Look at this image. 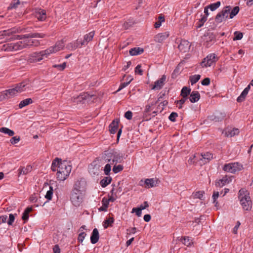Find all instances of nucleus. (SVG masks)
<instances>
[{
  "instance_id": "nucleus-44",
  "label": "nucleus",
  "mask_w": 253,
  "mask_h": 253,
  "mask_svg": "<svg viewBox=\"0 0 253 253\" xmlns=\"http://www.w3.org/2000/svg\"><path fill=\"white\" fill-rule=\"evenodd\" d=\"M219 196V193L217 191H214L213 193L212 199L213 200V203L214 204L215 207H217L218 202L216 200Z\"/></svg>"
},
{
  "instance_id": "nucleus-10",
  "label": "nucleus",
  "mask_w": 253,
  "mask_h": 253,
  "mask_svg": "<svg viewBox=\"0 0 253 253\" xmlns=\"http://www.w3.org/2000/svg\"><path fill=\"white\" fill-rule=\"evenodd\" d=\"M230 10V7L227 6L222 10L218 13L215 17V21L217 23H220L226 20L228 17V14Z\"/></svg>"
},
{
  "instance_id": "nucleus-25",
  "label": "nucleus",
  "mask_w": 253,
  "mask_h": 253,
  "mask_svg": "<svg viewBox=\"0 0 253 253\" xmlns=\"http://www.w3.org/2000/svg\"><path fill=\"white\" fill-rule=\"evenodd\" d=\"M32 169V167L30 165H28L26 167H20L18 169V175L27 174L29 172H31Z\"/></svg>"
},
{
  "instance_id": "nucleus-29",
  "label": "nucleus",
  "mask_w": 253,
  "mask_h": 253,
  "mask_svg": "<svg viewBox=\"0 0 253 253\" xmlns=\"http://www.w3.org/2000/svg\"><path fill=\"white\" fill-rule=\"evenodd\" d=\"M104 155V159L105 161L110 163V164H114V163H113V150L105 152Z\"/></svg>"
},
{
  "instance_id": "nucleus-8",
  "label": "nucleus",
  "mask_w": 253,
  "mask_h": 253,
  "mask_svg": "<svg viewBox=\"0 0 253 253\" xmlns=\"http://www.w3.org/2000/svg\"><path fill=\"white\" fill-rule=\"evenodd\" d=\"M243 169V166L239 163H231L225 164L223 167V170L227 172L235 173Z\"/></svg>"
},
{
  "instance_id": "nucleus-6",
  "label": "nucleus",
  "mask_w": 253,
  "mask_h": 253,
  "mask_svg": "<svg viewBox=\"0 0 253 253\" xmlns=\"http://www.w3.org/2000/svg\"><path fill=\"white\" fill-rule=\"evenodd\" d=\"M65 47V41L64 40H61L57 41L54 45L50 46L49 48L45 49L46 53L49 56L52 54L56 53V52L64 49Z\"/></svg>"
},
{
  "instance_id": "nucleus-22",
  "label": "nucleus",
  "mask_w": 253,
  "mask_h": 253,
  "mask_svg": "<svg viewBox=\"0 0 253 253\" xmlns=\"http://www.w3.org/2000/svg\"><path fill=\"white\" fill-rule=\"evenodd\" d=\"M16 32H18V31L15 29H11L8 30L0 31V39L2 38V37H9L10 36L12 35L13 34Z\"/></svg>"
},
{
  "instance_id": "nucleus-51",
  "label": "nucleus",
  "mask_w": 253,
  "mask_h": 253,
  "mask_svg": "<svg viewBox=\"0 0 253 253\" xmlns=\"http://www.w3.org/2000/svg\"><path fill=\"white\" fill-rule=\"evenodd\" d=\"M19 4V0H13V1L10 3V6L8 7V9L16 8L17 7Z\"/></svg>"
},
{
  "instance_id": "nucleus-11",
  "label": "nucleus",
  "mask_w": 253,
  "mask_h": 253,
  "mask_svg": "<svg viewBox=\"0 0 253 253\" xmlns=\"http://www.w3.org/2000/svg\"><path fill=\"white\" fill-rule=\"evenodd\" d=\"M17 94L14 87L9 88L0 92V101L10 98Z\"/></svg>"
},
{
  "instance_id": "nucleus-60",
  "label": "nucleus",
  "mask_w": 253,
  "mask_h": 253,
  "mask_svg": "<svg viewBox=\"0 0 253 253\" xmlns=\"http://www.w3.org/2000/svg\"><path fill=\"white\" fill-rule=\"evenodd\" d=\"M196 159V160L198 161V154L196 156L195 155L191 156L188 160V162L190 164H192L195 163V161L194 159Z\"/></svg>"
},
{
  "instance_id": "nucleus-1",
  "label": "nucleus",
  "mask_w": 253,
  "mask_h": 253,
  "mask_svg": "<svg viewBox=\"0 0 253 253\" xmlns=\"http://www.w3.org/2000/svg\"><path fill=\"white\" fill-rule=\"evenodd\" d=\"M51 169L52 171H57V178L58 180L64 181L69 175L72 167L67 161H61V159L56 158L51 165Z\"/></svg>"
},
{
  "instance_id": "nucleus-54",
  "label": "nucleus",
  "mask_w": 253,
  "mask_h": 253,
  "mask_svg": "<svg viewBox=\"0 0 253 253\" xmlns=\"http://www.w3.org/2000/svg\"><path fill=\"white\" fill-rule=\"evenodd\" d=\"M234 35L235 37L233 38L234 41L240 40L243 38V34L241 32H235Z\"/></svg>"
},
{
  "instance_id": "nucleus-63",
  "label": "nucleus",
  "mask_w": 253,
  "mask_h": 253,
  "mask_svg": "<svg viewBox=\"0 0 253 253\" xmlns=\"http://www.w3.org/2000/svg\"><path fill=\"white\" fill-rule=\"evenodd\" d=\"M177 117V114L176 113L172 112L169 116V119L172 121L174 122L175 121V118Z\"/></svg>"
},
{
  "instance_id": "nucleus-38",
  "label": "nucleus",
  "mask_w": 253,
  "mask_h": 253,
  "mask_svg": "<svg viewBox=\"0 0 253 253\" xmlns=\"http://www.w3.org/2000/svg\"><path fill=\"white\" fill-rule=\"evenodd\" d=\"M111 178L110 177H106L100 181V184L102 187H105L111 182Z\"/></svg>"
},
{
  "instance_id": "nucleus-64",
  "label": "nucleus",
  "mask_w": 253,
  "mask_h": 253,
  "mask_svg": "<svg viewBox=\"0 0 253 253\" xmlns=\"http://www.w3.org/2000/svg\"><path fill=\"white\" fill-rule=\"evenodd\" d=\"M125 117L127 120H131L132 117V113L131 111H128L125 114Z\"/></svg>"
},
{
  "instance_id": "nucleus-56",
  "label": "nucleus",
  "mask_w": 253,
  "mask_h": 253,
  "mask_svg": "<svg viewBox=\"0 0 253 253\" xmlns=\"http://www.w3.org/2000/svg\"><path fill=\"white\" fill-rule=\"evenodd\" d=\"M111 164H107L105 165V166L104 167V173L106 175H109V174L110 172L111 168Z\"/></svg>"
},
{
  "instance_id": "nucleus-34",
  "label": "nucleus",
  "mask_w": 253,
  "mask_h": 253,
  "mask_svg": "<svg viewBox=\"0 0 253 253\" xmlns=\"http://www.w3.org/2000/svg\"><path fill=\"white\" fill-rule=\"evenodd\" d=\"M180 241L184 245L189 247L192 245L193 242L189 237H183L180 239Z\"/></svg>"
},
{
  "instance_id": "nucleus-53",
  "label": "nucleus",
  "mask_w": 253,
  "mask_h": 253,
  "mask_svg": "<svg viewBox=\"0 0 253 253\" xmlns=\"http://www.w3.org/2000/svg\"><path fill=\"white\" fill-rule=\"evenodd\" d=\"M123 169V166L121 165L114 166L113 168V171L114 173H117Z\"/></svg>"
},
{
  "instance_id": "nucleus-52",
  "label": "nucleus",
  "mask_w": 253,
  "mask_h": 253,
  "mask_svg": "<svg viewBox=\"0 0 253 253\" xmlns=\"http://www.w3.org/2000/svg\"><path fill=\"white\" fill-rule=\"evenodd\" d=\"M204 194V192H203V191H197V192H195V193H194V194H193L194 198L202 199V197H203Z\"/></svg>"
},
{
  "instance_id": "nucleus-12",
  "label": "nucleus",
  "mask_w": 253,
  "mask_h": 253,
  "mask_svg": "<svg viewBox=\"0 0 253 253\" xmlns=\"http://www.w3.org/2000/svg\"><path fill=\"white\" fill-rule=\"evenodd\" d=\"M212 159V155L210 152L198 154V162L200 165L209 163Z\"/></svg>"
},
{
  "instance_id": "nucleus-33",
  "label": "nucleus",
  "mask_w": 253,
  "mask_h": 253,
  "mask_svg": "<svg viewBox=\"0 0 253 253\" xmlns=\"http://www.w3.org/2000/svg\"><path fill=\"white\" fill-rule=\"evenodd\" d=\"M239 130L238 128H233L232 129H228L225 132L227 136L233 137L236 135L238 134Z\"/></svg>"
},
{
  "instance_id": "nucleus-35",
  "label": "nucleus",
  "mask_w": 253,
  "mask_h": 253,
  "mask_svg": "<svg viewBox=\"0 0 253 253\" xmlns=\"http://www.w3.org/2000/svg\"><path fill=\"white\" fill-rule=\"evenodd\" d=\"M191 91V89L186 86H184L181 91V95L183 97H185L187 98V97L189 94H190Z\"/></svg>"
},
{
  "instance_id": "nucleus-27",
  "label": "nucleus",
  "mask_w": 253,
  "mask_h": 253,
  "mask_svg": "<svg viewBox=\"0 0 253 253\" xmlns=\"http://www.w3.org/2000/svg\"><path fill=\"white\" fill-rule=\"evenodd\" d=\"M200 98V93L197 91H193L190 94L189 99L192 103L197 102Z\"/></svg>"
},
{
  "instance_id": "nucleus-49",
  "label": "nucleus",
  "mask_w": 253,
  "mask_h": 253,
  "mask_svg": "<svg viewBox=\"0 0 253 253\" xmlns=\"http://www.w3.org/2000/svg\"><path fill=\"white\" fill-rule=\"evenodd\" d=\"M80 234L78 237V240L79 242L82 243L86 236V234L84 231H83V230H79Z\"/></svg>"
},
{
  "instance_id": "nucleus-24",
  "label": "nucleus",
  "mask_w": 253,
  "mask_h": 253,
  "mask_svg": "<svg viewBox=\"0 0 253 253\" xmlns=\"http://www.w3.org/2000/svg\"><path fill=\"white\" fill-rule=\"evenodd\" d=\"M99 238V235L98 230L96 228H94L93 230L92 234L90 237L91 243L93 244L96 243Z\"/></svg>"
},
{
  "instance_id": "nucleus-3",
  "label": "nucleus",
  "mask_w": 253,
  "mask_h": 253,
  "mask_svg": "<svg viewBox=\"0 0 253 253\" xmlns=\"http://www.w3.org/2000/svg\"><path fill=\"white\" fill-rule=\"evenodd\" d=\"M238 197L242 208L246 211L251 210L252 202L250 197L249 192L245 189H241L239 191Z\"/></svg>"
},
{
  "instance_id": "nucleus-37",
  "label": "nucleus",
  "mask_w": 253,
  "mask_h": 253,
  "mask_svg": "<svg viewBox=\"0 0 253 253\" xmlns=\"http://www.w3.org/2000/svg\"><path fill=\"white\" fill-rule=\"evenodd\" d=\"M33 102V101L31 98H27L22 101H21L19 104V107L20 108H22L23 107L31 104Z\"/></svg>"
},
{
  "instance_id": "nucleus-59",
  "label": "nucleus",
  "mask_w": 253,
  "mask_h": 253,
  "mask_svg": "<svg viewBox=\"0 0 253 253\" xmlns=\"http://www.w3.org/2000/svg\"><path fill=\"white\" fill-rule=\"evenodd\" d=\"M15 219V215L13 214H10L9 216V219L7 221V224L11 225L13 224Z\"/></svg>"
},
{
  "instance_id": "nucleus-30",
  "label": "nucleus",
  "mask_w": 253,
  "mask_h": 253,
  "mask_svg": "<svg viewBox=\"0 0 253 253\" xmlns=\"http://www.w3.org/2000/svg\"><path fill=\"white\" fill-rule=\"evenodd\" d=\"M94 35V31L90 32L88 34H86L84 36V41L81 42V45H83L85 44V42H88L92 40Z\"/></svg>"
},
{
  "instance_id": "nucleus-5",
  "label": "nucleus",
  "mask_w": 253,
  "mask_h": 253,
  "mask_svg": "<svg viewBox=\"0 0 253 253\" xmlns=\"http://www.w3.org/2000/svg\"><path fill=\"white\" fill-rule=\"evenodd\" d=\"M26 48L24 40L16 43H11L4 44L2 50L7 51H15Z\"/></svg>"
},
{
  "instance_id": "nucleus-16",
  "label": "nucleus",
  "mask_w": 253,
  "mask_h": 253,
  "mask_svg": "<svg viewBox=\"0 0 253 253\" xmlns=\"http://www.w3.org/2000/svg\"><path fill=\"white\" fill-rule=\"evenodd\" d=\"M232 176L225 175L222 178L216 181L215 185L217 187H222L224 185L229 184L232 181Z\"/></svg>"
},
{
  "instance_id": "nucleus-14",
  "label": "nucleus",
  "mask_w": 253,
  "mask_h": 253,
  "mask_svg": "<svg viewBox=\"0 0 253 253\" xmlns=\"http://www.w3.org/2000/svg\"><path fill=\"white\" fill-rule=\"evenodd\" d=\"M92 97H94V95H90L87 93H84L79 96H78L76 98H74L73 101L78 103L79 102L84 103V101H89L91 100Z\"/></svg>"
},
{
  "instance_id": "nucleus-47",
  "label": "nucleus",
  "mask_w": 253,
  "mask_h": 253,
  "mask_svg": "<svg viewBox=\"0 0 253 253\" xmlns=\"http://www.w3.org/2000/svg\"><path fill=\"white\" fill-rule=\"evenodd\" d=\"M239 11V6H235L232 10L230 14V18L231 19L233 18L236 15L238 14Z\"/></svg>"
},
{
  "instance_id": "nucleus-36",
  "label": "nucleus",
  "mask_w": 253,
  "mask_h": 253,
  "mask_svg": "<svg viewBox=\"0 0 253 253\" xmlns=\"http://www.w3.org/2000/svg\"><path fill=\"white\" fill-rule=\"evenodd\" d=\"M0 132L6 134L10 136H12L14 134V132L13 130L5 127H1L0 128Z\"/></svg>"
},
{
  "instance_id": "nucleus-26",
  "label": "nucleus",
  "mask_w": 253,
  "mask_h": 253,
  "mask_svg": "<svg viewBox=\"0 0 253 253\" xmlns=\"http://www.w3.org/2000/svg\"><path fill=\"white\" fill-rule=\"evenodd\" d=\"M250 89V84L248 85L241 93V95L237 98V101L240 102L243 101Z\"/></svg>"
},
{
  "instance_id": "nucleus-45",
  "label": "nucleus",
  "mask_w": 253,
  "mask_h": 253,
  "mask_svg": "<svg viewBox=\"0 0 253 253\" xmlns=\"http://www.w3.org/2000/svg\"><path fill=\"white\" fill-rule=\"evenodd\" d=\"M133 78L132 77H130V79H129V81L126 82H125V83H122L118 89L117 90V92L118 91H119L120 90H121V89H122L123 88H125V87H126V86H127L133 80Z\"/></svg>"
},
{
  "instance_id": "nucleus-57",
  "label": "nucleus",
  "mask_w": 253,
  "mask_h": 253,
  "mask_svg": "<svg viewBox=\"0 0 253 253\" xmlns=\"http://www.w3.org/2000/svg\"><path fill=\"white\" fill-rule=\"evenodd\" d=\"M20 140V138L19 136H14L12 137L10 140V142L12 144H15L19 142V141Z\"/></svg>"
},
{
  "instance_id": "nucleus-9",
  "label": "nucleus",
  "mask_w": 253,
  "mask_h": 253,
  "mask_svg": "<svg viewBox=\"0 0 253 253\" xmlns=\"http://www.w3.org/2000/svg\"><path fill=\"white\" fill-rule=\"evenodd\" d=\"M83 193L82 192L73 191L71 193V201L76 207L79 206L83 202Z\"/></svg>"
},
{
  "instance_id": "nucleus-61",
  "label": "nucleus",
  "mask_w": 253,
  "mask_h": 253,
  "mask_svg": "<svg viewBox=\"0 0 253 253\" xmlns=\"http://www.w3.org/2000/svg\"><path fill=\"white\" fill-rule=\"evenodd\" d=\"M187 98L182 97V99H181L180 100L177 101V104L179 105V106H178L179 108L180 109L182 108V105L185 103V102L187 100Z\"/></svg>"
},
{
  "instance_id": "nucleus-31",
  "label": "nucleus",
  "mask_w": 253,
  "mask_h": 253,
  "mask_svg": "<svg viewBox=\"0 0 253 253\" xmlns=\"http://www.w3.org/2000/svg\"><path fill=\"white\" fill-rule=\"evenodd\" d=\"M144 50L142 48L134 47L129 50V54L132 56H135L142 53Z\"/></svg>"
},
{
  "instance_id": "nucleus-20",
  "label": "nucleus",
  "mask_w": 253,
  "mask_h": 253,
  "mask_svg": "<svg viewBox=\"0 0 253 253\" xmlns=\"http://www.w3.org/2000/svg\"><path fill=\"white\" fill-rule=\"evenodd\" d=\"M190 47V43L186 40H182L178 46L179 50L182 52H185L188 51Z\"/></svg>"
},
{
  "instance_id": "nucleus-17",
  "label": "nucleus",
  "mask_w": 253,
  "mask_h": 253,
  "mask_svg": "<svg viewBox=\"0 0 253 253\" xmlns=\"http://www.w3.org/2000/svg\"><path fill=\"white\" fill-rule=\"evenodd\" d=\"M157 182L153 178L146 179L145 181L141 180L140 185L146 188H150L156 186Z\"/></svg>"
},
{
  "instance_id": "nucleus-28",
  "label": "nucleus",
  "mask_w": 253,
  "mask_h": 253,
  "mask_svg": "<svg viewBox=\"0 0 253 253\" xmlns=\"http://www.w3.org/2000/svg\"><path fill=\"white\" fill-rule=\"evenodd\" d=\"M81 44V42L75 41L74 42H72L70 43H69L67 46L66 48L70 50H74L76 48H77L78 47L80 46V45Z\"/></svg>"
},
{
  "instance_id": "nucleus-15",
  "label": "nucleus",
  "mask_w": 253,
  "mask_h": 253,
  "mask_svg": "<svg viewBox=\"0 0 253 253\" xmlns=\"http://www.w3.org/2000/svg\"><path fill=\"white\" fill-rule=\"evenodd\" d=\"M166 76L165 75H163L160 79L155 82L154 85L152 87V89L160 90L164 85L165 83L166 82Z\"/></svg>"
},
{
  "instance_id": "nucleus-40",
  "label": "nucleus",
  "mask_w": 253,
  "mask_h": 253,
  "mask_svg": "<svg viewBox=\"0 0 253 253\" xmlns=\"http://www.w3.org/2000/svg\"><path fill=\"white\" fill-rule=\"evenodd\" d=\"M114 218L111 217L105 220L103 224L104 228H107L108 227L112 226V224L114 222Z\"/></svg>"
},
{
  "instance_id": "nucleus-62",
  "label": "nucleus",
  "mask_w": 253,
  "mask_h": 253,
  "mask_svg": "<svg viewBox=\"0 0 253 253\" xmlns=\"http://www.w3.org/2000/svg\"><path fill=\"white\" fill-rule=\"evenodd\" d=\"M133 22L130 20L128 21H126L124 23L123 25V27L125 29H127L129 27H130L132 24Z\"/></svg>"
},
{
  "instance_id": "nucleus-7",
  "label": "nucleus",
  "mask_w": 253,
  "mask_h": 253,
  "mask_svg": "<svg viewBox=\"0 0 253 253\" xmlns=\"http://www.w3.org/2000/svg\"><path fill=\"white\" fill-rule=\"evenodd\" d=\"M48 56L45 50L41 51L39 52H35L31 54L28 57V60L31 63L37 62L42 60L44 58H47Z\"/></svg>"
},
{
  "instance_id": "nucleus-41",
  "label": "nucleus",
  "mask_w": 253,
  "mask_h": 253,
  "mask_svg": "<svg viewBox=\"0 0 253 253\" xmlns=\"http://www.w3.org/2000/svg\"><path fill=\"white\" fill-rule=\"evenodd\" d=\"M53 193V189L51 186L49 187V190H48L45 195V198L47 199L48 201L51 200L52 197V195Z\"/></svg>"
},
{
  "instance_id": "nucleus-32",
  "label": "nucleus",
  "mask_w": 253,
  "mask_h": 253,
  "mask_svg": "<svg viewBox=\"0 0 253 253\" xmlns=\"http://www.w3.org/2000/svg\"><path fill=\"white\" fill-rule=\"evenodd\" d=\"M118 121H113L109 126V131L111 133H116L118 128Z\"/></svg>"
},
{
  "instance_id": "nucleus-23",
  "label": "nucleus",
  "mask_w": 253,
  "mask_h": 253,
  "mask_svg": "<svg viewBox=\"0 0 253 253\" xmlns=\"http://www.w3.org/2000/svg\"><path fill=\"white\" fill-rule=\"evenodd\" d=\"M113 163L117 164V163H121L123 160V158L121 154L116 151L113 150Z\"/></svg>"
},
{
  "instance_id": "nucleus-4",
  "label": "nucleus",
  "mask_w": 253,
  "mask_h": 253,
  "mask_svg": "<svg viewBox=\"0 0 253 253\" xmlns=\"http://www.w3.org/2000/svg\"><path fill=\"white\" fill-rule=\"evenodd\" d=\"M218 59V58L215 54L210 53L203 59L201 63V65L203 68L214 66Z\"/></svg>"
},
{
  "instance_id": "nucleus-39",
  "label": "nucleus",
  "mask_w": 253,
  "mask_h": 253,
  "mask_svg": "<svg viewBox=\"0 0 253 253\" xmlns=\"http://www.w3.org/2000/svg\"><path fill=\"white\" fill-rule=\"evenodd\" d=\"M32 210V208L31 207H28L24 211L22 218L24 221L27 220L29 218V213Z\"/></svg>"
},
{
  "instance_id": "nucleus-58",
  "label": "nucleus",
  "mask_w": 253,
  "mask_h": 253,
  "mask_svg": "<svg viewBox=\"0 0 253 253\" xmlns=\"http://www.w3.org/2000/svg\"><path fill=\"white\" fill-rule=\"evenodd\" d=\"M66 66V64L65 62L62 64L53 65V68H58L60 71L63 70L65 68Z\"/></svg>"
},
{
  "instance_id": "nucleus-55",
  "label": "nucleus",
  "mask_w": 253,
  "mask_h": 253,
  "mask_svg": "<svg viewBox=\"0 0 253 253\" xmlns=\"http://www.w3.org/2000/svg\"><path fill=\"white\" fill-rule=\"evenodd\" d=\"M132 212H135L137 216L140 217L142 214V210L140 208H134L132 209Z\"/></svg>"
},
{
  "instance_id": "nucleus-42",
  "label": "nucleus",
  "mask_w": 253,
  "mask_h": 253,
  "mask_svg": "<svg viewBox=\"0 0 253 253\" xmlns=\"http://www.w3.org/2000/svg\"><path fill=\"white\" fill-rule=\"evenodd\" d=\"M165 21L164 16L160 15L158 18V21L156 22L154 25L155 28H159L162 24V23Z\"/></svg>"
},
{
  "instance_id": "nucleus-13",
  "label": "nucleus",
  "mask_w": 253,
  "mask_h": 253,
  "mask_svg": "<svg viewBox=\"0 0 253 253\" xmlns=\"http://www.w3.org/2000/svg\"><path fill=\"white\" fill-rule=\"evenodd\" d=\"M30 84L29 81H24L22 83L16 84L14 86V88L17 92V94L21 93L23 91L26 90V89L29 88Z\"/></svg>"
},
{
  "instance_id": "nucleus-21",
  "label": "nucleus",
  "mask_w": 253,
  "mask_h": 253,
  "mask_svg": "<svg viewBox=\"0 0 253 253\" xmlns=\"http://www.w3.org/2000/svg\"><path fill=\"white\" fill-rule=\"evenodd\" d=\"M36 17L41 21H44L46 18V12L42 9H37L35 13Z\"/></svg>"
},
{
  "instance_id": "nucleus-50",
  "label": "nucleus",
  "mask_w": 253,
  "mask_h": 253,
  "mask_svg": "<svg viewBox=\"0 0 253 253\" xmlns=\"http://www.w3.org/2000/svg\"><path fill=\"white\" fill-rule=\"evenodd\" d=\"M224 118V115L220 113H218L214 116V118H212L213 120H215V121H220L223 120Z\"/></svg>"
},
{
  "instance_id": "nucleus-18",
  "label": "nucleus",
  "mask_w": 253,
  "mask_h": 253,
  "mask_svg": "<svg viewBox=\"0 0 253 253\" xmlns=\"http://www.w3.org/2000/svg\"><path fill=\"white\" fill-rule=\"evenodd\" d=\"M85 183L83 180H78L74 184L73 191L82 192L84 190Z\"/></svg>"
},
{
  "instance_id": "nucleus-19",
  "label": "nucleus",
  "mask_w": 253,
  "mask_h": 253,
  "mask_svg": "<svg viewBox=\"0 0 253 253\" xmlns=\"http://www.w3.org/2000/svg\"><path fill=\"white\" fill-rule=\"evenodd\" d=\"M169 36V32L159 33L156 35L154 37V40L158 42H162L166 40Z\"/></svg>"
},
{
  "instance_id": "nucleus-46",
  "label": "nucleus",
  "mask_w": 253,
  "mask_h": 253,
  "mask_svg": "<svg viewBox=\"0 0 253 253\" xmlns=\"http://www.w3.org/2000/svg\"><path fill=\"white\" fill-rule=\"evenodd\" d=\"M220 5V2L217 1L215 3L211 4L210 5L208 6V7H209V8H210L211 11H214L216 10L218 7H219Z\"/></svg>"
},
{
  "instance_id": "nucleus-43",
  "label": "nucleus",
  "mask_w": 253,
  "mask_h": 253,
  "mask_svg": "<svg viewBox=\"0 0 253 253\" xmlns=\"http://www.w3.org/2000/svg\"><path fill=\"white\" fill-rule=\"evenodd\" d=\"M201 76L200 75H194L190 77V82L191 84L193 85L196 83L200 79Z\"/></svg>"
},
{
  "instance_id": "nucleus-2",
  "label": "nucleus",
  "mask_w": 253,
  "mask_h": 253,
  "mask_svg": "<svg viewBox=\"0 0 253 253\" xmlns=\"http://www.w3.org/2000/svg\"><path fill=\"white\" fill-rule=\"evenodd\" d=\"M45 37L46 35L43 33H34L24 35L13 36L12 37L9 38L8 40L23 39L25 47L26 48L31 46H37L40 45V43L39 40L33 39L32 38H44Z\"/></svg>"
},
{
  "instance_id": "nucleus-48",
  "label": "nucleus",
  "mask_w": 253,
  "mask_h": 253,
  "mask_svg": "<svg viewBox=\"0 0 253 253\" xmlns=\"http://www.w3.org/2000/svg\"><path fill=\"white\" fill-rule=\"evenodd\" d=\"M207 20V16L202 15L201 18L199 20L197 28H200L203 26L205 22Z\"/></svg>"
}]
</instances>
